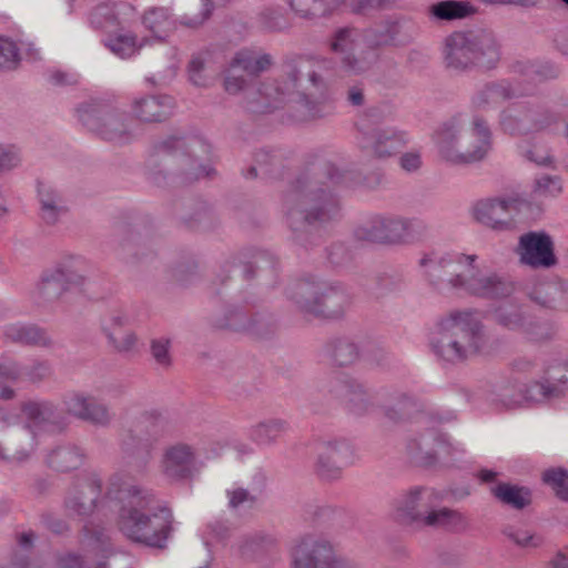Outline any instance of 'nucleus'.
I'll return each mask as SVG.
<instances>
[{
  "mask_svg": "<svg viewBox=\"0 0 568 568\" xmlns=\"http://www.w3.org/2000/svg\"><path fill=\"white\" fill-rule=\"evenodd\" d=\"M276 545L274 536L264 531H252L242 535L237 542V551L247 559H257Z\"/></svg>",
  "mask_w": 568,
  "mask_h": 568,
  "instance_id": "ea45409f",
  "label": "nucleus"
},
{
  "mask_svg": "<svg viewBox=\"0 0 568 568\" xmlns=\"http://www.w3.org/2000/svg\"><path fill=\"white\" fill-rule=\"evenodd\" d=\"M568 365L549 367L542 382L520 384L515 389L504 388L499 394L506 408H516L530 403H547L562 397L568 389Z\"/></svg>",
  "mask_w": 568,
  "mask_h": 568,
  "instance_id": "4468645a",
  "label": "nucleus"
},
{
  "mask_svg": "<svg viewBox=\"0 0 568 568\" xmlns=\"http://www.w3.org/2000/svg\"><path fill=\"white\" fill-rule=\"evenodd\" d=\"M68 292L70 290L57 276L54 271L50 270L43 274L34 291L33 298L37 304L44 306L61 301Z\"/></svg>",
  "mask_w": 568,
  "mask_h": 568,
  "instance_id": "79ce46f5",
  "label": "nucleus"
},
{
  "mask_svg": "<svg viewBox=\"0 0 568 568\" xmlns=\"http://www.w3.org/2000/svg\"><path fill=\"white\" fill-rule=\"evenodd\" d=\"M406 449L412 462L423 467L446 463L453 452L446 436L435 428L409 438Z\"/></svg>",
  "mask_w": 568,
  "mask_h": 568,
  "instance_id": "412c9836",
  "label": "nucleus"
},
{
  "mask_svg": "<svg viewBox=\"0 0 568 568\" xmlns=\"http://www.w3.org/2000/svg\"><path fill=\"white\" fill-rule=\"evenodd\" d=\"M2 334L8 342L22 346L48 348L53 344L45 329L33 324H8L3 327Z\"/></svg>",
  "mask_w": 568,
  "mask_h": 568,
  "instance_id": "c9c22d12",
  "label": "nucleus"
},
{
  "mask_svg": "<svg viewBox=\"0 0 568 568\" xmlns=\"http://www.w3.org/2000/svg\"><path fill=\"white\" fill-rule=\"evenodd\" d=\"M471 264L463 287V294H468L483 298H505L513 294L514 285L506 277L496 273L481 274L475 273Z\"/></svg>",
  "mask_w": 568,
  "mask_h": 568,
  "instance_id": "c85d7f7f",
  "label": "nucleus"
},
{
  "mask_svg": "<svg viewBox=\"0 0 568 568\" xmlns=\"http://www.w3.org/2000/svg\"><path fill=\"white\" fill-rule=\"evenodd\" d=\"M444 63L455 72L475 68L493 70L501 57V45L496 34L487 29L456 31L445 39Z\"/></svg>",
  "mask_w": 568,
  "mask_h": 568,
  "instance_id": "0eeeda50",
  "label": "nucleus"
},
{
  "mask_svg": "<svg viewBox=\"0 0 568 568\" xmlns=\"http://www.w3.org/2000/svg\"><path fill=\"white\" fill-rule=\"evenodd\" d=\"M348 174L321 160L306 166L290 184L283 194V211L296 244L305 248L318 244L322 227L339 214L333 187L346 183Z\"/></svg>",
  "mask_w": 568,
  "mask_h": 568,
  "instance_id": "f257e3e1",
  "label": "nucleus"
},
{
  "mask_svg": "<svg viewBox=\"0 0 568 568\" xmlns=\"http://www.w3.org/2000/svg\"><path fill=\"white\" fill-rule=\"evenodd\" d=\"M87 458L84 449L78 445L67 444L52 449L47 456L50 468L67 473L78 469Z\"/></svg>",
  "mask_w": 568,
  "mask_h": 568,
  "instance_id": "4c0bfd02",
  "label": "nucleus"
},
{
  "mask_svg": "<svg viewBox=\"0 0 568 568\" xmlns=\"http://www.w3.org/2000/svg\"><path fill=\"white\" fill-rule=\"evenodd\" d=\"M328 44L336 60L329 59L333 68L324 72V89L327 79L333 75L353 77L368 72L378 58L375 51L366 49L364 33L356 28L343 27L335 30Z\"/></svg>",
  "mask_w": 568,
  "mask_h": 568,
  "instance_id": "9b49d317",
  "label": "nucleus"
},
{
  "mask_svg": "<svg viewBox=\"0 0 568 568\" xmlns=\"http://www.w3.org/2000/svg\"><path fill=\"white\" fill-rule=\"evenodd\" d=\"M490 130L481 116H475L473 129L463 131L456 120L443 125L437 133L440 154L454 164H470L481 161L490 146Z\"/></svg>",
  "mask_w": 568,
  "mask_h": 568,
  "instance_id": "9d476101",
  "label": "nucleus"
},
{
  "mask_svg": "<svg viewBox=\"0 0 568 568\" xmlns=\"http://www.w3.org/2000/svg\"><path fill=\"white\" fill-rule=\"evenodd\" d=\"M495 322L505 328L517 331L525 326L526 318L517 306L501 305L494 312Z\"/></svg>",
  "mask_w": 568,
  "mask_h": 568,
  "instance_id": "4d7b16f0",
  "label": "nucleus"
},
{
  "mask_svg": "<svg viewBox=\"0 0 568 568\" xmlns=\"http://www.w3.org/2000/svg\"><path fill=\"white\" fill-rule=\"evenodd\" d=\"M273 63L272 57L268 53H263L260 57H255L250 50H240L234 54L230 61V69H241L247 74L257 75L263 71H266Z\"/></svg>",
  "mask_w": 568,
  "mask_h": 568,
  "instance_id": "8fccbe9b",
  "label": "nucleus"
},
{
  "mask_svg": "<svg viewBox=\"0 0 568 568\" xmlns=\"http://www.w3.org/2000/svg\"><path fill=\"white\" fill-rule=\"evenodd\" d=\"M293 568H359L348 558L336 555L331 541L315 536L304 537L291 551Z\"/></svg>",
  "mask_w": 568,
  "mask_h": 568,
  "instance_id": "a211bd4d",
  "label": "nucleus"
},
{
  "mask_svg": "<svg viewBox=\"0 0 568 568\" xmlns=\"http://www.w3.org/2000/svg\"><path fill=\"white\" fill-rule=\"evenodd\" d=\"M288 430V423L282 418H268L250 428V438L257 445L271 446Z\"/></svg>",
  "mask_w": 568,
  "mask_h": 568,
  "instance_id": "a18cd8bd",
  "label": "nucleus"
},
{
  "mask_svg": "<svg viewBox=\"0 0 568 568\" xmlns=\"http://www.w3.org/2000/svg\"><path fill=\"white\" fill-rule=\"evenodd\" d=\"M503 534L517 546L524 548H538L544 544V537L541 535L514 526H506L503 529Z\"/></svg>",
  "mask_w": 568,
  "mask_h": 568,
  "instance_id": "052dcab7",
  "label": "nucleus"
},
{
  "mask_svg": "<svg viewBox=\"0 0 568 568\" xmlns=\"http://www.w3.org/2000/svg\"><path fill=\"white\" fill-rule=\"evenodd\" d=\"M257 29L265 33H282L291 29L292 23L282 7H264L255 17Z\"/></svg>",
  "mask_w": 568,
  "mask_h": 568,
  "instance_id": "de8ad7c7",
  "label": "nucleus"
},
{
  "mask_svg": "<svg viewBox=\"0 0 568 568\" xmlns=\"http://www.w3.org/2000/svg\"><path fill=\"white\" fill-rule=\"evenodd\" d=\"M306 90L313 88L310 83L308 85H304ZM305 89H297L295 94L298 97L297 103L301 109V120H314L323 118L327 114L325 111V105L318 101L310 99V97L304 92Z\"/></svg>",
  "mask_w": 568,
  "mask_h": 568,
  "instance_id": "13d9d810",
  "label": "nucleus"
},
{
  "mask_svg": "<svg viewBox=\"0 0 568 568\" xmlns=\"http://www.w3.org/2000/svg\"><path fill=\"white\" fill-rule=\"evenodd\" d=\"M109 49L120 58H129L136 51V38L132 34L119 36L108 43Z\"/></svg>",
  "mask_w": 568,
  "mask_h": 568,
  "instance_id": "338daca9",
  "label": "nucleus"
},
{
  "mask_svg": "<svg viewBox=\"0 0 568 568\" xmlns=\"http://www.w3.org/2000/svg\"><path fill=\"white\" fill-rule=\"evenodd\" d=\"M315 471L324 480L342 476L345 466L352 463L353 448L346 439H324L316 443Z\"/></svg>",
  "mask_w": 568,
  "mask_h": 568,
  "instance_id": "5701e85b",
  "label": "nucleus"
},
{
  "mask_svg": "<svg viewBox=\"0 0 568 568\" xmlns=\"http://www.w3.org/2000/svg\"><path fill=\"white\" fill-rule=\"evenodd\" d=\"M384 416L393 423L407 419L420 408L418 398L410 392L397 386H386L377 392Z\"/></svg>",
  "mask_w": 568,
  "mask_h": 568,
  "instance_id": "7c9ffc66",
  "label": "nucleus"
},
{
  "mask_svg": "<svg viewBox=\"0 0 568 568\" xmlns=\"http://www.w3.org/2000/svg\"><path fill=\"white\" fill-rule=\"evenodd\" d=\"M20 381L40 384L49 379L53 373L49 361L33 359L30 364H21Z\"/></svg>",
  "mask_w": 568,
  "mask_h": 568,
  "instance_id": "6e6d98bb",
  "label": "nucleus"
},
{
  "mask_svg": "<svg viewBox=\"0 0 568 568\" xmlns=\"http://www.w3.org/2000/svg\"><path fill=\"white\" fill-rule=\"evenodd\" d=\"M291 10L302 19H313L326 14L320 0H288Z\"/></svg>",
  "mask_w": 568,
  "mask_h": 568,
  "instance_id": "680f3d73",
  "label": "nucleus"
},
{
  "mask_svg": "<svg viewBox=\"0 0 568 568\" xmlns=\"http://www.w3.org/2000/svg\"><path fill=\"white\" fill-rule=\"evenodd\" d=\"M82 542L101 552L102 559L93 562L80 555L68 554L60 558V568H106V559L114 554L106 529L93 523H87L82 528Z\"/></svg>",
  "mask_w": 568,
  "mask_h": 568,
  "instance_id": "4be33fe9",
  "label": "nucleus"
},
{
  "mask_svg": "<svg viewBox=\"0 0 568 568\" xmlns=\"http://www.w3.org/2000/svg\"><path fill=\"white\" fill-rule=\"evenodd\" d=\"M28 423L21 427L17 437H23L26 445L16 449L19 455L28 456L36 445L34 429L60 433L65 427V418L57 404L51 400H27L20 407Z\"/></svg>",
  "mask_w": 568,
  "mask_h": 568,
  "instance_id": "f3484780",
  "label": "nucleus"
},
{
  "mask_svg": "<svg viewBox=\"0 0 568 568\" xmlns=\"http://www.w3.org/2000/svg\"><path fill=\"white\" fill-rule=\"evenodd\" d=\"M266 478L263 474L253 477V484L244 487L234 483L225 489L227 509L235 515H245L257 510L263 504Z\"/></svg>",
  "mask_w": 568,
  "mask_h": 568,
  "instance_id": "c756f323",
  "label": "nucleus"
},
{
  "mask_svg": "<svg viewBox=\"0 0 568 568\" xmlns=\"http://www.w3.org/2000/svg\"><path fill=\"white\" fill-rule=\"evenodd\" d=\"M78 116L89 131L104 141L126 144L134 139L129 114L111 105L82 104L78 109Z\"/></svg>",
  "mask_w": 568,
  "mask_h": 568,
  "instance_id": "2eb2a0df",
  "label": "nucleus"
},
{
  "mask_svg": "<svg viewBox=\"0 0 568 568\" xmlns=\"http://www.w3.org/2000/svg\"><path fill=\"white\" fill-rule=\"evenodd\" d=\"M67 413L94 426L106 427L113 419L110 407L90 393L75 390L63 397Z\"/></svg>",
  "mask_w": 568,
  "mask_h": 568,
  "instance_id": "a878e982",
  "label": "nucleus"
},
{
  "mask_svg": "<svg viewBox=\"0 0 568 568\" xmlns=\"http://www.w3.org/2000/svg\"><path fill=\"white\" fill-rule=\"evenodd\" d=\"M277 327L274 317L265 312H253L250 315L247 333L257 337H265L275 332Z\"/></svg>",
  "mask_w": 568,
  "mask_h": 568,
  "instance_id": "bf43d9fd",
  "label": "nucleus"
},
{
  "mask_svg": "<svg viewBox=\"0 0 568 568\" xmlns=\"http://www.w3.org/2000/svg\"><path fill=\"white\" fill-rule=\"evenodd\" d=\"M134 474L115 471L109 478L106 496L129 499L119 515V528L129 539L148 547L163 549L172 531L173 515L165 507L154 508V498L145 489L133 485Z\"/></svg>",
  "mask_w": 568,
  "mask_h": 568,
  "instance_id": "f03ea898",
  "label": "nucleus"
},
{
  "mask_svg": "<svg viewBox=\"0 0 568 568\" xmlns=\"http://www.w3.org/2000/svg\"><path fill=\"white\" fill-rule=\"evenodd\" d=\"M202 468L197 449L183 442L166 446L161 457V471L171 483H183L197 476Z\"/></svg>",
  "mask_w": 568,
  "mask_h": 568,
  "instance_id": "6ab92c4d",
  "label": "nucleus"
},
{
  "mask_svg": "<svg viewBox=\"0 0 568 568\" xmlns=\"http://www.w3.org/2000/svg\"><path fill=\"white\" fill-rule=\"evenodd\" d=\"M105 333L109 342L119 353L131 352L136 344V336L133 332H120L105 327Z\"/></svg>",
  "mask_w": 568,
  "mask_h": 568,
  "instance_id": "0e129e2a",
  "label": "nucleus"
},
{
  "mask_svg": "<svg viewBox=\"0 0 568 568\" xmlns=\"http://www.w3.org/2000/svg\"><path fill=\"white\" fill-rule=\"evenodd\" d=\"M173 109V98L165 94L146 95L132 103L133 116L143 123L164 122L172 115Z\"/></svg>",
  "mask_w": 568,
  "mask_h": 568,
  "instance_id": "2f4dec72",
  "label": "nucleus"
},
{
  "mask_svg": "<svg viewBox=\"0 0 568 568\" xmlns=\"http://www.w3.org/2000/svg\"><path fill=\"white\" fill-rule=\"evenodd\" d=\"M142 23L158 40H164L175 28V22L168 8H150L142 16Z\"/></svg>",
  "mask_w": 568,
  "mask_h": 568,
  "instance_id": "49530a36",
  "label": "nucleus"
},
{
  "mask_svg": "<svg viewBox=\"0 0 568 568\" xmlns=\"http://www.w3.org/2000/svg\"><path fill=\"white\" fill-rule=\"evenodd\" d=\"M174 429L170 416L160 410L144 412L134 428L121 438V452L131 474L142 475L152 459L153 444Z\"/></svg>",
  "mask_w": 568,
  "mask_h": 568,
  "instance_id": "1a4fd4ad",
  "label": "nucleus"
},
{
  "mask_svg": "<svg viewBox=\"0 0 568 568\" xmlns=\"http://www.w3.org/2000/svg\"><path fill=\"white\" fill-rule=\"evenodd\" d=\"M491 494L503 504L514 509H524L531 504L532 494L528 487L510 484H498L491 489Z\"/></svg>",
  "mask_w": 568,
  "mask_h": 568,
  "instance_id": "09e8293b",
  "label": "nucleus"
},
{
  "mask_svg": "<svg viewBox=\"0 0 568 568\" xmlns=\"http://www.w3.org/2000/svg\"><path fill=\"white\" fill-rule=\"evenodd\" d=\"M276 258L266 251L257 250L252 260L241 266L242 275L245 280L253 278L257 272L275 271Z\"/></svg>",
  "mask_w": 568,
  "mask_h": 568,
  "instance_id": "5fc2aeb1",
  "label": "nucleus"
},
{
  "mask_svg": "<svg viewBox=\"0 0 568 568\" xmlns=\"http://www.w3.org/2000/svg\"><path fill=\"white\" fill-rule=\"evenodd\" d=\"M326 352L333 364L338 367L353 366L363 357L379 365L387 357L386 351L378 344H369L366 348H362L349 336L332 338L326 345Z\"/></svg>",
  "mask_w": 568,
  "mask_h": 568,
  "instance_id": "b1692460",
  "label": "nucleus"
},
{
  "mask_svg": "<svg viewBox=\"0 0 568 568\" xmlns=\"http://www.w3.org/2000/svg\"><path fill=\"white\" fill-rule=\"evenodd\" d=\"M38 197L40 203V216L48 225L57 224L69 211L65 197L51 184L39 182Z\"/></svg>",
  "mask_w": 568,
  "mask_h": 568,
  "instance_id": "72a5a7b5",
  "label": "nucleus"
},
{
  "mask_svg": "<svg viewBox=\"0 0 568 568\" xmlns=\"http://www.w3.org/2000/svg\"><path fill=\"white\" fill-rule=\"evenodd\" d=\"M375 285L376 294L384 296L400 291L404 286V281L397 275L382 274L376 276Z\"/></svg>",
  "mask_w": 568,
  "mask_h": 568,
  "instance_id": "774afa93",
  "label": "nucleus"
},
{
  "mask_svg": "<svg viewBox=\"0 0 568 568\" xmlns=\"http://www.w3.org/2000/svg\"><path fill=\"white\" fill-rule=\"evenodd\" d=\"M20 62L17 43L9 38L0 37V70H13Z\"/></svg>",
  "mask_w": 568,
  "mask_h": 568,
  "instance_id": "e2e57ef3",
  "label": "nucleus"
},
{
  "mask_svg": "<svg viewBox=\"0 0 568 568\" xmlns=\"http://www.w3.org/2000/svg\"><path fill=\"white\" fill-rule=\"evenodd\" d=\"M476 261L475 254L449 253L442 256H426L420 260V265L425 270L427 281L435 290L442 293H462L466 274Z\"/></svg>",
  "mask_w": 568,
  "mask_h": 568,
  "instance_id": "dca6fc26",
  "label": "nucleus"
},
{
  "mask_svg": "<svg viewBox=\"0 0 568 568\" xmlns=\"http://www.w3.org/2000/svg\"><path fill=\"white\" fill-rule=\"evenodd\" d=\"M541 480L551 488L561 501H568V470L562 467H551L542 471Z\"/></svg>",
  "mask_w": 568,
  "mask_h": 568,
  "instance_id": "864d4df0",
  "label": "nucleus"
},
{
  "mask_svg": "<svg viewBox=\"0 0 568 568\" xmlns=\"http://www.w3.org/2000/svg\"><path fill=\"white\" fill-rule=\"evenodd\" d=\"M101 490L102 480L95 474L77 478L64 497V510L72 517L90 516L97 507Z\"/></svg>",
  "mask_w": 568,
  "mask_h": 568,
  "instance_id": "393cba45",
  "label": "nucleus"
},
{
  "mask_svg": "<svg viewBox=\"0 0 568 568\" xmlns=\"http://www.w3.org/2000/svg\"><path fill=\"white\" fill-rule=\"evenodd\" d=\"M429 12L437 20L450 21L467 18L474 14L476 9L469 2L444 0L430 6Z\"/></svg>",
  "mask_w": 568,
  "mask_h": 568,
  "instance_id": "3c124183",
  "label": "nucleus"
},
{
  "mask_svg": "<svg viewBox=\"0 0 568 568\" xmlns=\"http://www.w3.org/2000/svg\"><path fill=\"white\" fill-rule=\"evenodd\" d=\"M529 297L532 302L542 307L556 308L564 300L565 291L559 283L548 281L536 285L529 293Z\"/></svg>",
  "mask_w": 568,
  "mask_h": 568,
  "instance_id": "603ef678",
  "label": "nucleus"
},
{
  "mask_svg": "<svg viewBox=\"0 0 568 568\" xmlns=\"http://www.w3.org/2000/svg\"><path fill=\"white\" fill-rule=\"evenodd\" d=\"M515 97V91L507 80L488 82L473 97V104L478 109L496 105Z\"/></svg>",
  "mask_w": 568,
  "mask_h": 568,
  "instance_id": "58836bf2",
  "label": "nucleus"
},
{
  "mask_svg": "<svg viewBox=\"0 0 568 568\" xmlns=\"http://www.w3.org/2000/svg\"><path fill=\"white\" fill-rule=\"evenodd\" d=\"M333 68V62L327 59H314L313 57L296 55L288 58L283 63L285 79H267L262 82L256 92L258 99L248 103L253 112H270L290 100L297 89H305L304 81L314 90H324V72Z\"/></svg>",
  "mask_w": 568,
  "mask_h": 568,
  "instance_id": "39448f33",
  "label": "nucleus"
},
{
  "mask_svg": "<svg viewBox=\"0 0 568 568\" xmlns=\"http://www.w3.org/2000/svg\"><path fill=\"white\" fill-rule=\"evenodd\" d=\"M52 270L71 291L87 284L93 272V265L83 256L70 255L57 263Z\"/></svg>",
  "mask_w": 568,
  "mask_h": 568,
  "instance_id": "473e14b6",
  "label": "nucleus"
},
{
  "mask_svg": "<svg viewBox=\"0 0 568 568\" xmlns=\"http://www.w3.org/2000/svg\"><path fill=\"white\" fill-rule=\"evenodd\" d=\"M195 146L202 142L195 138L172 134L155 141L151 146L150 165L163 163V169L153 173L155 183L170 179L178 186L190 185L201 178L207 176L210 171L194 158Z\"/></svg>",
  "mask_w": 568,
  "mask_h": 568,
  "instance_id": "423d86ee",
  "label": "nucleus"
},
{
  "mask_svg": "<svg viewBox=\"0 0 568 568\" xmlns=\"http://www.w3.org/2000/svg\"><path fill=\"white\" fill-rule=\"evenodd\" d=\"M428 345L438 362L458 366L487 354L488 335L473 311L454 310L435 323Z\"/></svg>",
  "mask_w": 568,
  "mask_h": 568,
  "instance_id": "7ed1b4c3",
  "label": "nucleus"
},
{
  "mask_svg": "<svg viewBox=\"0 0 568 568\" xmlns=\"http://www.w3.org/2000/svg\"><path fill=\"white\" fill-rule=\"evenodd\" d=\"M517 199H486L474 205V217L495 231H508L514 227V213L518 211Z\"/></svg>",
  "mask_w": 568,
  "mask_h": 568,
  "instance_id": "cd10ccee",
  "label": "nucleus"
},
{
  "mask_svg": "<svg viewBox=\"0 0 568 568\" xmlns=\"http://www.w3.org/2000/svg\"><path fill=\"white\" fill-rule=\"evenodd\" d=\"M400 31L402 24L392 20L366 30L364 33L366 49L376 52L377 48L399 44L398 36Z\"/></svg>",
  "mask_w": 568,
  "mask_h": 568,
  "instance_id": "c03bdc74",
  "label": "nucleus"
},
{
  "mask_svg": "<svg viewBox=\"0 0 568 568\" xmlns=\"http://www.w3.org/2000/svg\"><path fill=\"white\" fill-rule=\"evenodd\" d=\"M442 500V494L432 487H410L394 498L393 517L404 526L443 529L448 532L467 530V517L457 509L437 507Z\"/></svg>",
  "mask_w": 568,
  "mask_h": 568,
  "instance_id": "20e7f679",
  "label": "nucleus"
},
{
  "mask_svg": "<svg viewBox=\"0 0 568 568\" xmlns=\"http://www.w3.org/2000/svg\"><path fill=\"white\" fill-rule=\"evenodd\" d=\"M171 342L169 338L160 337L151 341L150 351L155 363L164 368L171 366L172 357L170 354Z\"/></svg>",
  "mask_w": 568,
  "mask_h": 568,
  "instance_id": "69168bd1",
  "label": "nucleus"
},
{
  "mask_svg": "<svg viewBox=\"0 0 568 568\" xmlns=\"http://www.w3.org/2000/svg\"><path fill=\"white\" fill-rule=\"evenodd\" d=\"M119 254L129 264H142L155 256V253L146 247L140 234L133 231L122 236Z\"/></svg>",
  "mask_w": 568,
  "mask_h": 568,
  "instance_id": "a19ab883",
  "label": "nucleus"
},
{
  "mask_svg": "<svg viewBox=\"0 0 568 568\" xmlns=\"http://www.w3.org/2000/svg\"><path fill=\"white\" fill-rule=\"evenodd\" d=\"M190 212L181 215L182 222L190 229L210 231L219 225V219L213 209L204 201H193Z\"/></svg>",
  "mask_w": 568,
  "mask_h": 568,
  "instance_id": "37998d69",
  "label": "nucleus"
},
{
  "mask_svg": "<svg viewBox=\"0 0 568 568\" xmlns=\"http://www.w3.org/2000/svg\"><path fill=\"white\" fill-rule=\"evenodd\" d=\"M427 230L426 223L417 217L375 215L358 225L354 235L368 243L402 245L420 240Z\"/></svg>",
  "mask_w": 568,
  "mask_h": 568,
  "instance_id": "ddd939ff",
  "label": "nucleus"
},
{
  "mask_svg": "<svg viewBox=\"0 0 568 568\" xmlns=\"http://www.w3.org/2000/svg\"><path fill=\"white\" fill-rule=\"evenodd\" d=\"M390 114L387 105H375L368 108L356 122L361 149L377 159L395 155L407 142L406 133L397 128L373 125Z\"/></svg>",
  "mask_w": 568,
  "mask_h": 568,
  "instance_id": "f8f14e48",
  "label": "nucleus"
},
{
  "mask_svg": "<svg viewBox=\"0 0 568 568\" xmlns=\"http://www.w3.org/2000/svg\"><path fill=\"white\" fill-rule=\"evenodd\" d=\"M252 310L229 304L211 315V324L219 329L247 333Z\"/></svg>",
  "mask_w": 568,
  "mask_h": 568,
  "instance_id": "e433bc0d",
  "label": "nucleus"
},
{
  "mask_svg": "<svg viewBox=\"0 0 568 568\" xmlns=\"http://www.w3.org/2000/svg\"><path fill=\"white\" fill-rule=\"evenodd\" d=\"M551 122L549 113L538 105L515 103L501 111L499 124L505 133L523 135L539 131Z\"/></svg>",
  "mask_w": 568,
  "mask_h": 568,
  "instance_id": "aec40b11",
  "label": "nucleus"
},
{
  "mask_svg": "<svg viewBox=\"0 0 568 568\" xmlns=\"http://www.w3.org/2000/svg\"><path fill=\"white\" fill-rule=\"evenodd\" d=\"M342 396L349 410L358 416L373 412L376 407V400L379 403L377 393L374 395L369 393L363 384L354 379H345L341 383V392L337 394Z\"/></svg>",
  "mask_w": 568,
  "mask_h": 568,
  "instance_id": "f704fd0d",
  "label": "nucleus"
},
{
  "mask_svg": "<svg viewBox=\"0 0 568 568\" xmlns=\"http://www.w3.org/2000/svg\"><path fill=\"white\" fill-rule=\"evenodd\" d=\"M286 296L300 311L327 320L344 317L353 302L344 284L315 277L291 283Z\"/></svg>",
  "mask_w": 568,
  "mask_h": 568,
  "instance_id": "6e6552de",
  "label": "nucleus"
},
{
  "mask_svg": "<svg viewBox=\"0 0 568 568\" xmlns=\"http://www.w3.org/2000/svg\"><path fill=\"white\" fill-rule=\"evenodd\" d=\"M516 252L520 263L532 268H550L557 264L552 239L546 232L523 234Z\"/></svg>",
  "mask_w": 568,
  "mask_h": 568,
  "instance_id": "bb28decb",
  "label": "nucleus"
}]
</instances>
